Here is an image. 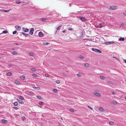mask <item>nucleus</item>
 Masks as SVG:
<instances>
[{
    "instance_id": "nucleus-2",
    "label": "nucleus",
    "mask_w": 126,
    "mask_h": 126,
    "mask_svg": "<svg viewBox=\"0 0 126 126\" xmlns=\"http://www.w3.org/2000/svg\"><path fill=\"white\" fill-rule=\"evenodd\" d=\"M78 17L82 21H84L86 20V19L85 17H81L80 16H79Z\"/></svg>"
},
{
    "instance_id": "nucleus-39",
    "label": "nucleus",
    "mask_w": 126,
    "mask_h": 126,
    "mask_svg": "<svg viewBox=\"0 0 126 126\" xmlns=\"http://www.w3.org/2000/svg\"><path fill=\"white\" fill-rule=\"evenodd\" d=\"M77 77H81V75L79 74H77Z\"/></svg>"
},
{
    "instance_id": "nucleus-22",
    "label": "nucleus",
    "mask_w": 126,
    "mask_h": 126,
    "mask_svg": "<svg viewBox=\"0 0 126 126\" xmlns=\"http://www.w3.org/2000/svg\"><path fill=\"white\" fill-rule=\"evenodd\" d=\"M15 83L17 84H19L20 83V82L18 80H16L15 81Z\"/></svg>"
},
{
    "instance_id": "nucleus-61",
    "label": "nucleus",
    "mask_w": 126,
    "mask_h": 126,
    "mask_svg": "<svg viewBox=\"0 0 126 126\" xmlns=\"http://www.w3.org/2000/svg\"><path fill=\"white\" fill-rule=\"evenodd\" d=\"M12 50H15V49L14 48H12Z\"/></svg>"
},
{
    "instance_id": "nucleus-47",
    "label": "nucleus",
    "mask_w": 126,
    "mask_h": 126,
    "mask_svg": "<svg viewBox=\"0 0 126 126\" xmlns=\"http://www.w3.org/2000/svg\"><path fill=\"white\" fill-rule=\"evenodd\" d=\"M102 27V26H101V24H99V27L100 28H101Z\"/></svg>"
},
{
    "instance_id": "nucleus-54",
    "label": "nucleus",
    "mask_w": 126,
    "mask_h": 126,
    "mask_svg": "<svg viewBox=\"0 0 126 126\" xmlns=\"http://www.w3.org/2000/svg\"><path fill=\"white\" fill-rule=\"evenodd\" d=\"M123 14L125 15L126 16V11L125 12H124L123 13Z\"/></svg>"
},
{
    "instance_id": "nucleus-11",
    "label": "nucleus",
    "mask_w": 126,
    "mask_h": 126,
    "mask_svg": "<svg viewBox=\"0 0 126 126\" xmlns=\"http://www.w3.org/2000/svg\"><path fill=\"white\" fill-rule=\"evenodd\" d=\"M10 10H0V11H1L4 12H9Z\"/></svg>"
},
{
    "instance_id": "nucleus-46",
    "label": "nucleus",
    "mask_w": 126,
    "mask_h": 126,
    "mask_svg": "<svg viewBox=\"0 0 126 126\" xmlns=\"http://www.w3.org/2000/svg\"><path fill=\"white\" fill-rule=\"evenodd\" d=\"M108 9H111V10H112V7H111V6L110 7H109L108 8Z\"/></svg>"
},
{
    "instance_id": "nucleus-48",
    "label": "nucleus",
    "mask_w": 126,
    "mask_h": 126,
    "mask_svg": "<svg viewBox=\"0 0 126 126\" xmlns=\"http://www.w3.org/2000/svg\"><path fill=\"white\" fill-rule=\"evenodd\" d=\"M70 110L72 112H73L74 111V110L72 109H70Z\"/></svg>"
},
{
    "instance_id": "nucleus-28",
    "label": "nucleus",
    "mask_w": 126,
    "mask_h": 126,
    "mask_svg": "<svg viewBox=\"0 0 126 126\" xmlns=\"http://www.w3.org/2000/svg\"><path fill=\"white\" fill-rule=\"evenodd\" d=\"M14 104L15 106H16L18 105V103L17 102H15L14 103Z\"/></svg>"
},
{
    "instance_id": "nucleus-12",
    "label": "nucleus",
    "mask_w": 126,
    "mask_h": 126,
    "mask_svg": "<svg viewBox=\"0 0 126 126\" xmlns=\"http://www.w3.org/2000/svg\"><path fill=\"white\" fill-rule=\"evenodd\" d=\"M84 66L86 67H88L89 66V64L88 63H85L84 64Z\"/></svg>"
},
{
    "instance_id": "nucleus-27",
    "label": "nucleus",
    "mask_w": 126,
    "mask_h": 126,
    "mask_svg": "<svg viewBox=\"0 0 126 126\" xmlns=\"http://www.w3.org/2000/svg\"><path fill=\"white\" fill-rule=\"evenodd\" d=\"M35 70L36 69L34 68H32L31 69V70L32 71L34 72L35 71Z\"/></svg>"
},
{
    "instance_id": "nucleus-63",
    "label": "nucleus",
    "mask_w": 126,
    "mask_h": 126,
    "mask_svg": "<svg viewBox=\"0 0 126 126\" xmlns=\"http://www.w3.org/2000/svg\"><path fill=\"white\" fill-rule=\"evenodd\" d=\"M69 104H72V103H71V104H70V103H68Z\"/></svg>"
},
{
    "instance_id": "nucleus-30",
    "label": "nucleus",
    "mask_w": 126,
    "mask_h": 126,
    "mask_svg": "<svg viewBox=\"0 0 126 126\" xmlns=\"http://www.w3.org/2000/svg\"><path fill=\"white\" fill-rule=\"evenodd\" d=\"M109 124L110 125H112L114 124V123L113 122L110 121L109 123Z\"/></svg>"
},
{
    "instance_id": "nucleus-34",
    "label": "nucleus",
    "mask_w": 126,
    "mask_h": 126,
    "mask_svg": "<svg viewBox=\"0 0 126 126\" xmlns=\"http://www.w3.org/2000/svg\"><path fill=\"white\" fill-rule=\"evenodd\" d=\"M43 44L45 45H47L49 44L48 43L45 42L43 43Z\"/></svg>"
},
{
    "instance_id": "nucleus-16",
    "label": "nucleus",
    "mask_w": 126,
    "mask_h": 126,
    "mask_svg": "<svg viewBox=\"0 0 126 126\" xmlns=\"http://www.w3.org/2000/svg\"><path fill=\"white\" fill-rule=\"evenodd\" d=\"M21 33L24 35L26 37L28 36L29 35V34H27L24 32H22Z\"/></svg>"
},
{
    "instance_id": "nucleus-33",
    "label": "nucleus",
    "mask_w": 126,
    "mask_h": 126,
    "mask_svg": "<svg viewBox=\"0 0 126 126\" xmlns=\"http://www.w3.org/2000/svg\"><path fill=\"white\" fill-rule=\"evenodd\" d=\"M62 26H59L58 28H57V30H59L61 28Z\"/></svg>"
},
{
    "instance_id": "nucleus-50",
    "label": "nucleus",
    "mask_w": 126,
    "mask_h": 126,
    "mask_svg": "<svg viewBox=\"0 0 126 126\" xmlns=\"http://www.w3.org/2000/svg\"><path fill=\"white\" fill-rule=\"evenodd\" d=\"M45 76L47 77H49L48 74H46L45 75Z\"/></svg>"
},
{
    "instance_id": "nucleus-15",
    "label": "nucleus",
    "mask_w": 126,
    "mask_h": 126,
    "mask_svg": "<svg viewBox=\"0 0 126 126\" xmlns=\"http://www.w3.org/2000/svg\"><path fill=\"white\" fill-rule=\"evenodd\" d=\"M1 122L3 123H6L7 122V121L6 120L3 119L1 120Z\"/></svg>"
},
{
    "instance_id": "nucleus-29",
    "label": "nucleus",
    "mask_w": 126,
    "mask_h": 126,
    "mask_svg": "<svg viewBox=\"0 0 126 126\" xmlns=\"http://www.w3.org/2000/svg\"><path fill=\"white\" fill-rule=\"evenodd\" d=\"M55 82L56 83L58 84H59L60 82L59 80H56Z\"/></svg>"
},
{
    "instance_id": "nucleus-58",
    "label": "nucleus",
    "mask_w": 126,
    "mask_h": 126,
    "mask_svg": "<svg viewBox=\"0 0 126 126\" xmlns=\"http://www.w3.org/2000/svg\"><path fill=\"white\" fill-rule=\"evenodd\" d=\"M14 44H16V45H19L17 43H14Z\"/></svg>"
},
{
    "instance_id": "nucleus-32",
    "label": "nucleus",
    "mask_w": 126,
    "mask_h": 126,
    "mask_svg": "<svg viewBox=\"0 0 126 126\" xmlns=\"http://www.w3.org/2000/svg\"><path fill=\"white\" fill-rule=\"evenodd\" d=\"M29 54L31 56H32L33 55V53H32V52H30L29 53Z\"/></svg>"
},
{
    "instance_id": "nucleus-26",
    "label": "nucleus",
    "mask_w": 126,
    "mask_h": 126,
    "mask_svg": "<svg viewBox=\"0 0 126 126\" xmlns=\"http://www.w3.org/2000/svg\"><path fill=\"white\" fill-rule=\"evenodd\" d=\"M33 88H34L36 89H37L38 90H39L40 89V88L39 87H33Z\"/></svg>"
},
{
    "instance_id": "nucleus-25",
    "label": "nucleus",
    "mask_w": 126,
    "mask_h": 126,
    "mask_svg": "<svg viewBox=\"0 0 126 126\" xmlns=\"http://www.w3.org/2000/svg\"><path fill=\"white\" fill-rule=\"evenodd\" d=\"M46 19L45 18H41V20L42 21H44V20H46Z\"/></svg>"
},
{
    "instance_id": "nucleus-49",
    "label": "nucleus",
    "mask_w": 126,
    "mask_h": 126,
    "mask_svg": "<svg viewBox=\"0 0 126 126\" xmlns=\"http://www.w3.org/2000/svg\"><path fill=\"white\" fill-rule=\"evenodd\" d=\"M29 94H33V93L32 92H29Z\"/></svg>"
},
{
    "instance_id": "nucleus-56",
    "label": "nucleus",
    "mask_w": 126,
    "mask_h": 126,
    "mask_svg": "<svg viewBox=\"0 0 126 126\" xmlns=\"http://www.w3.org/2000/svg\"><path fill=\"white\" fill-rule=\"evenodd\" d=\"M111 94H114H114H115V93H114V92H111Z\"/></svg>"
},
{
    "instance_id": "nucleus-21",
    "label": "nucleus",
    "mask_w": 126,
    "mask_h": 126,
    "mask_svg": "<svg viewBox=\"0 0 126 126\" xmlns=\"http://www.w3.org/2000/svg\"><path fill=\"white\" fill-rule=\"evenodd\" d=\"M20 78L24 80L25 79V77L24 76H21Z\"/></svg>"
},
{
    "instance_id": "nucleus-18",
    "label": "nucleus",
    "mask_w": 126,
    "mask_h": 126,
    "mask_svg": "<svg viewBox=\"0 0 126 126\" xmlns=\"http://www.w3.org/2000/svg\"><path fill=\"white\" fill-rule=\"evenodd\" d=\"M99 110L101 111H103L104 110L103 109L102 107H99Z\"/></svg>"
},
{
    "instance_id": "nucleus-35",
    "label": "nucleus",
    "mask_w": 126,
    "mask_h": 126,
    "mask_svg": "<svg viewBox=\"0 0 126 126\" xmlns=\"http://www.w3.org/2000/svg\"><path fill=\"white\" fill-rule=\"evenodd\" d=\"M37 98L39 99H42V97L41 96H39V95H38L37 96Z\"/></svg>"
},
{
    "instance_id": "nucleus-17",
    "label": "nucleus",
    "mask_w": 126,
    "mask_h": 126,
    "mask_svg": "<svg viewBox=\"0 0 126 126\" xmlns=\"http://www.w3.org/2000/svg\"><path fill=\"white\" fill-rule=\"evenodd\" d=\"M124 40V37H123V38L121 37L120 38H119V41H123Z\"/></svg>"
},
{
    "instance_id": "nucleus-38",
    "label": "nucleus",
    "mask_w": 126,
    "mask_h": 126,
    "mask_svg": "<svg viewBox=\"0 0 126 126\" xmlns=\"http://www.w3.org/2000/svg\"><path fill=\"white\" fill-rule=\"evenodd\" d=\"M15 3L16 4H19L21 3V2L20 1H16Z\"/></svg>"
},
{
    "instance_id": "nucleus-37",
    "label": "nucleus",
    "mask_w": 126,
    "mask_h": 126,
    "mask_svg": "<svg viewBox=\"0 0 126 126\" xmlns=\"http://www.w3.org/2000/svg\"><path fill=\"white\" fill-rule=\"evenodd\" d=\"M79 57L80 59H83V56L81 55L79 56Z\"/></svg>"
},
{
    "instance_id": "nucleus-7",
    "label": "nucleus",
    "mask_w": 126,
    "mask_h": 126,
    "mask_svg": "<svg viewBox=\"0 0 126 126\" xmlns=\"http://www.w3.org/2000/svg\"><path fill=\"white\" fill-rule=\"evenodd\" d=\"M15 28L16 29H17L19 31H20L21 29V28L20 27L18 26H15Z\"/></svg>"
},
{
    "instance_id": "nucleus-5",
    "label": "nucleus",
    "mask_w": 126,
    "mask_h": 126,
    "mask_svg": "<svg viewBox=\"0 0 126 126\" xmlns=\"http://www.w3.org/2000/svg\"><path fill=\"white\" fill-rule=\"evenodd\" d=\"M93 94H94L95 95L98 96L100 97V94L99 93L94 92Z\"/></svg>"
},
{
    "instance_id": "nucleus-9",
    "label": "nucleus",
    "mask_w": 126,
    "mask_h": 126,
    "mask_svg": "<svg viewBox=\"0 0 126 126\" xmlns=\"http://www.w3.org/2000/svg\"><path fill=\"white\" fill-rule=\"evenodd\" d=\"M22 29L23 31L25 32H27L29 31V30L27 28H23Z\"/></svg>"
},
{
    "instance_id": "nucleus-19",
    "label": "nucleus",
    "mask_w": 126,
    "mask_h": 126,
    "mask_svg": "<svg viewBox=\"0 0 126 126\" xmlns=\"http://www.w3.org/2000/svg\"><path fill=\"white\" fill-rule=\"evenodd\" d=\"M100 78L102 79H105V77L103 76H100Z\"/></svg>"
},
{
    "instance_id": "nucleus-10",
    "label": "nucleus",
    "mask_w": 126,
    "mask_h": 126,
    "mask_svg": "<svg viewBox=\"0 0 126 126\" xmlns=\"http://www.w3.org/2000/svg\"><path fill=\"white\" fill-rule=\"evenodd\" d=\"M107 83H108L109 85L111 86L113 84L112 82L110 81H107Z\"/></svg>"
},
{
    "instance_id": "nucleus-60",
    "label": "nucleus",
    "mask_w": 126,
    "mask_h": 126,
    "mask_svg": "<svg viewBox=\"0 0 126 126\" xmlns=\"http://www.w3.org/2000/svg\"><path fill=\"white\" fill-rule=\"evenodd\" d=\"M9 66H11V64H9Z\"/></svg>"
},
{
    "instance_id": "nucleus-3",
    "label": "nucleus",
    "mask_w": 126,
    "mask_h": 126,
    "mask_svg": "<svg viewBox=\"0 0 126 126\" xmlns=\"http://www.w3.org/2000/svg\"><path fill=\"white\" fill-rule=\"evenodd\" d=\"M114 42H105L104 43L107 45H108L109 44H111L113 43Z\"/></svg>"
},
{
    "instance_id": "nucleus-8",
    "label": "nucleus",
    "mask_w": 126,
    "mask_h": 126,
    "mask_svg": "<svg viewBox=\"0 0 126 126\" xmlns=\"http://www.w3.org/2000/svg\"><path fill=\"white\" fill-rule=\"evenodd\" d=\"M39 36L40 37H42L43 35V33L41 32H40L38 34Z\"/></svg>"
},
{
    "instance_id": "nucleus-23",
    "label": "nucleus",
    "mask_w": 126,
    "mask_h": 126,
    "mask_svg": "<svg viewBox=\"0 0 126 126\" xmlns=\"http://www.w3.org/2000/svg\"><path fill=\"white\" fill-rule=\"evenodd\" d=\"M12 73L11 72H8L7 73L8 76H10L12 75Z\"/></svg>"
},
{
    "instance_id": "nucleus-1",
    "label": "nucleus",
    "mask_w": 126,
    "mask_h": 126,
    "mask_svg": "<svg viewBox=\"0 0 126 126\" xmlns=\"http://www.w3.org/2000/svg\"><path fill=\"white\" fill-rule=\"evenodd\" d=\"M92 50L96 52H98L100 53H101L102 52L100 50L95 48H93L92 49Z\"/></svg>"
},
{
    "instance_id": "nucleus-59",
    "label": "nucleus",
    "mask_w": 126,
    "mask_h": 126,
    "mask_svg": "<svg viewBox=\"0 0 126 126\" xmlns=\"http://www.w3.org/2000/svg\"><path fill=\"white\" fill-rule=\"evenodd\" d=\"M113 57V58H115V59H117V60H118V59H117V58H116V57Z\"/></svg>"
},
{
    "instance_id": "nucleus-52",
    "label": "nucleus",
    "mask_w": 126,
    "mask_h": 126,
    "mask_svg": "<svg viewBox=\"0 0 126 126\" xmlns=\"http://www.w3.org/2000/svg\"><path fill=\"white\" fill-rule=\"evenodd\" d=\"M13 108L15 110H17V108L16 107H13Z\"/></svg>"
},
{
    "instance_id": "nucleus-36",
    "label": "nucleus",
    "mask_w": 126,
    "mask_h": 126,
    "mask_svg": "<svg viewBox=\"0 0 126 126\" xmlns=\"http://www.w3.org/2000/svg\"><path fill=\"white\" fill-rule=\"evenodd\" d=\"M57 90L56 89H54L53 90V91L54 92L56 93L57 92Z\"/></svg>"
},
{
    "instance_id": "nucleus-45",
    "label": "nucleus",
    "mask_w": 126,
    "mask_h": 126,
    "mask_svg": "<svg viewBox=\"0 0 126 126\" xmlns=\"http://www.w3.org/2000/svg\"><path fill=\"white\" fill-rule=\"evenodd\" d=\"M32 76H33L35 77H36L37 76V75H36V74H33L32 75Z\"/></svg>"
},
{
    "instance_id": "nucleus-55",
    "label": "nucleus",
    "mask_w": 126,
    "mask_h": 126,
    "mask_svg": "<svg viewBox=\"0 0 126 126\" xmlns=\"http://www.w3.org/2000/svg\"><path fill=\"white\" fill-rule=\"evenodd\" d=\"M66 30H64L63 31H62V32L63 33H64V32H66Z\"/></svg>"
},
{
    "instance_id": "nucleus-42",
    "label": "nucleus",
    "mask_w": 126,
    "mask_h": 126,
    "mask_svg": "<svg viewBox=\"0 0 126 126\" xmlns=\"http://www.w3.org/2000/svg\"><path fill=\"white\" fill-rule=\"evenodd\" d=\"M88 108L89 109H91V110H93V108H92L91 107H90V106H89L88 105Z\"/></svg>"
},
{
    "instance_id": "nucleus-62",
    "label": "nucleus",
    "mask_w": 126,
    "mask_h": 126,
    "mask_svg": "<svg viewBox=\"0 0 126 126\" xmlns=\"http://www.w3.org/2000/svg\"><path fill=\"white\" fill-rule=\"evenodd\" d=\"M125 98L126 99V96H125Z\"/></svg>"
},
{
    "instance_id": "nucleus-64",
    "label": "nucleus",
    "mask_w": 126,
    "mask_h": 126,
    "mask_svg": "<svg viewBox=\"0 0 126 126\" xmlns=\"http://www.w3.org/2000/svg\"><path fill=\"white\" fill-rule=\"evenodd\" d=\"M61 119L62 120H63V119L62 118H61Z\"/></svg>"
},
{
    "instance_id": "nucleus-4",
    "label": "nucleus",
    "mask_w": 126,
    "mask_h": 126,
    "mask_svg": "<svg viewBox=\"0 0 126 126\" xmlns=\"http://www.w3.org/2000/svg\"><path fill=\"white\" fill-rule=\"evenodd\" d=\"M34 31V29L32 28H31L29 32L30 34L31 35L33 33Z\"/></svg>"
},
{
    "instance_id": "nucleus-51",
    "label": "nucleus",
    "mask_w": 126,
    "mask_h": 126,
    "mask_svg": "<svg viewBox=\"0 0 126 126\" xmlns=\"http://www.w3.org/2000/svg\"><path fill=\"white\" fill-rule=\"evenodd\" d=\"M62 75L64 76H66V75L64 73L62 74Z\"/></svg>"
},
{
    "instance_id": "nucleus-43",
    "label": "nucleus",
    "mask_w": 126,
    "mask_h": 126,
    "mask_svg": "<svg viewBox=\"0 0 126 126\" xmlns=\"http://www.w3.org/2000/svg\"><path fill=\"white\" fill-rule=\"evenodd\" d=\"M22 120H24L25 119V118L24 117H23L22 118Z\"/></svg>"
},
{
    "instance_id": "nucleus-41",
    "label": "nucleus",
    "mask_w": 126,
    "mask_h": 126,
    "mask_svg": "<svg viewBox=\"0 0 126 126\" xmlns=\"http://www.w3.org/2000/svg\"><path fill=\"white\" fill-rule=\"evenodd\" d=\"M95 91L96 92H99V90H98V89H95Z\"/></svg>"
},
{
    "instance_id": "nucleus-53",
    "label": "nucleus",
    "mask_w": 126,
    "mask_h": 126,
    "mask_svg": "<svg viewBox=\"0 0 126 126\" xmlns=\"http://www.w3.org/2000/svg\"><path fill=\"white\" fill-rule=\"evenodd\" d=\"M68 30H69V31H72V29L71 28H69L68 29Z\"/></svg>"
},
{
    "instance_id": "nucleus-44",
    "label": "nucleus",
    "mask_w": 126,
    "mask_h": 126,
    "mask_svg": "<svg viewBox=\"0 0 126 126\" xmlns=\"http://www.w3.org/2000/svg\"><path fill=\"white\" fill-rule=\"evenodd\" d=\"M16 31H15L13 32V34H16Z\"/></svg>"
},
{
    "instance_id": "nucleus-24",
    "label": "nucleus",
    "mask_w": 126,
    "mask_h": 126,
    "mask_svg": "<svg viewBox=\"0 0 126 126\" xmlns=\"http://www.w3.org/2000/svg\"><path fill=\"white\" fill-rule=\"evenodd\" d=\"M19 98L21 100H23L24 99V98L22 96H19Z\"/></svg>"
},
{
    "instance_id": "nucleus-57",
    "label": "nucleus",
    "mask_w": 126,
    "mask_h": 126,
    "mask_svg": "<svg viewBox=\"0 0 126 126\" xmlns=\"http://www.w3.org/2000/svg\"><path fill=\"white\" fill-rule=\"evenodd\" d=\"M123 61L124 62H125V63H126V60H125V59H124Z\"/></svg>"
},
{
    "instance_id": "nucleus-13",
    "label": "nucleus",
    "mask_w": 126,
    "mask_h": 126,
    "mask_svg": "<svg viewBox=\"0 0 126 126\" xmlns=\"http://www.w3.org/2000/svg\"><path fill=\"white\" fill-rule=\"evenodd\" d=\"M12 54L14 55H17L18 53L15 51H13L12 52Z\"/></svg>"
},
{
    "instance_id": "nucleus-40",
    "label": "nucleus",
    "mask_w": 126,
    "mask_h": 126,
    "mask_svg": "<svg viewBox=\"0 0 126 126\" xmlns=\"http://www.w3.org/2000/svg\"><path fill=\"white\" fill-rule=\"evenodd\" d=\"M39 104L41 105H42L43 104V103L42 102H41L39 103Z\"/></svg>"
},
{
    "instance_id": "nucleus-31",
    "label": "nucleus",
    "mask_w": 126,
    "mask_h": 126,
    "mask_svg": "<svg viewBox=\"0 0 126 126\" xmlns=\"http://www.w3.org/2000/svg\"><path fill=\"white\" fill-rule=\"evenodd\" d=\"M3 33H8V32H7V31L5 30V31H3Z\"/></svg>"
},
{
    "instance_id": "nucleus-20",
    "label": "nucleus",
    "mask_w": 126,
    "mask_h": 126,
    "mask_svg": "<svg viewBox=\"0 0 126 126\" xmlns=\"http://www.w3.org/2000/svg\"><path fill=\"white\" fill-rule=\"evenodd\" d=\"M112 103L113 104L115 105L117 104V102L115 101H112Z\"/></svg>"
},
{
    "instance_id": "nucleus-6",
    "label": "nucleus",
    "mask_w": 126,
    "mask_h": 126,
    "mask_svg": "<svg viewBox=\"0 0 126 126\" xmlns=\"http://www.w3.org/2000/svg\"><path fill=\"white\" fill-rule=\"evenodd\" d=\"M111 7L112 10H114L116 9L118 7L116 6H111Z\"/></svg>"
},
{
    "instance_id": "nucleus-14",
    "label": "nucleus",
    "mask_w": 126,
    "mask_h": 126,
    "mask_svg": "<svg viewBox=\"0 0 126 126\" xmlns=\"http://www.w3.org/2000/svg\"><path fill=\"white\" fill-rule=\"evenodd\" d=\"M17 100L18 101L19 103H20L21 104H24V102L22 101V100H19V99H17Z\"/></svg>"
}]
</instances>
